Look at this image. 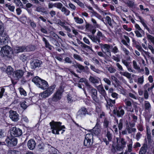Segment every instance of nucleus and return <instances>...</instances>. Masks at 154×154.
Returning a JSON list of instances; mask_svg holds the SVG:
<instances>
[{
	"label": "nucleus",
	"instance_id": "nucleus-1",
	"mask_svg": "<svg viewBox=\"0 0 154 154\" xmlns=\"http://www.w3.org/2000/svg\"><path fill=\"white\" fill-rule=\"evenodd\" d=\"M32 81L39 88L43 90L46 89L45 91L40 94L39 96L42 98L41 99H42L43 102L41 104L42 107L45 112L48 111V100H47L45 101H44L45 98L48 97V88H47V86L48 85V82L38 76L33 77Z\"/></svg>",
	"mask_w": 154,
	"mask_h": 154
},
{
	"label": "nucleus",
	"instance_id": "nucleus-2",
	"mask_svg": "<svg viewBox=\"0 0 154 154\" xmlns=\"http://www.w3.org/2000/svg\"><path fill=\"white\" fill-rule=\"evenodd\" d=\"M0 53L2 57H7L11 58L13 54V51L11 47L7 45L1 48Z\"/></svg>",
	"mask_w": 154,
	"mask_h": 154
},
{
	"label": "nucleus",
	"instance_id": "nucleus-3",
	"mask_svg": "<svg viewBox=\"0 0 154 154\" xmlns=\"http://www.w3.org/2000/svg\"><path fill=\"white\" fill-rule=\"evenodd\" d=\"M33 47L32 45L17 46L14 49V52L16 54H18L24 51H32L33 50L32 47Z\"/></svg>",
	"mask_w": 154,
	"mask_h": 154
},
{
	"label": "nucleus",
	"instance_id": "nucleus-4",
	"mask_svg": "<svg viewBox=\"0 0 154 154\" xmlns=\"http://www.w3.org/2000/svg\"><path fill=\"white\" fill-rule=\"evenodd\" d=\"M6 145L8 147H13L16 145L17 143V139L13 135L7 136L5 139Z\"/></svg>",
	"mask_w": 154,
	"mask_h": 154
},
{
	"label": "nucleus",
	"instance_id": "nucleus-5",
	"mask_svg": "<svg viewBox=\"0 0 154 154\" xmlns=\"http://www.w3.org/2000/svg\"><path fill=\"white\" fill-rule=\"evenodd\" d=\"M62 123L60 122H55L52 120L50 122L49 124L51 126V129H52V132L53 134H59V132H58V129L59 126Z\"/></svg>",
	"mask_w": 154,
	"mask_h": 154
},
{
	"label": "nucleus",
	"instance_id": "nucleus-6",
	"mask_svg": "<svg viewBox=\"0 0 154 154\" xmlns=\"http://www.w3.org/2000/svg\"><path fill=\"white\" fill-rule=\"evenodd\" d=\"M64 91V88L62 86H60L53 95L52 100L54 102L60 100L61 98L63 93Z\"/></svg>",
	"mask_w": 154,
	"mask_h": 154
},
{
	"label": "nucleus",
	"instance_id": "nucleus-7",
	"mask_svg": "<svg viewBox=\"0 0 154 154\" xmlns=\"http://www.w3.org/2000/svg\"><path fill=\"white\" fill-rule=\"evenodd\" d=\"M101 125L100 119H97V122L95 127L92 129L90 130L92 132L95 136H100L101 133Z\"/></svg>",
	"mask_w": 154,
	"mask_h": 154
},
{
	"label": "nucleus",
	"instance_id": "nucleus-8",
	"mask_svg": "<svg viewBox=\"0 0 154 154\" xmlns=\"http://www.w3.org/2000/svg\"><path fill=\"white\" fill-rule=\"evenodd\" d=\"M119 143L118 144H116L115 147L113 146H112L113 148L112 149V152L116 151L115 148L117 150L120 151L121 150H123L125 147L126 142L124 138H120Z\"/></svg>",
	"mask_w": 154,
	"mask_h": 154
},
{
	"label": "nucleus",
	"instance_id": "nucleus-9",
	"mask_svg": "<svg viewBox=\"0 0 154 154\" xmlns=\"http://www.w3.org/2000/svg\"><path fill=\"white\" fill-rule=\"evenodd\" d=\"M113 107V114L116 115L118 118L122 117L125 114V111L123 109L122 106H115Z\"/></svg>",
	"mask_w": 154,
	"mask_h": 154
},
{
	"label": "nucleus",
	"instance_id": "nucleus-10",
	"mask_svg": "<svg viewBox=\"0 0 154 154\" xmlns=\"http://www.w3.org/2000/svg\"><path fill=\"white\" fill-rule=\"evenodd\" d=\"M49 37L51 42L54 46L56 47L60 46V44L58 42L59 37L56 33L54 32L50 33Z\"/></svg>",
	"mask_w": 154,
	"mask_h": 154
},
{
	"label": "nucleus",
	"instance_id": "nucleus-11",
	"mask_svg": "<svg viewBox=\"0 0 154 154\" xmlns=\"http://www.w3.org/2000/svg\"><path fill=\"white\" fill-rule=\"evenodd\" d=\"M11 135L14 137H19L21 136L22 134V130L20 128L16 126L13 127L10 129Z\"/></svg>",
	"mask_w": 154,
	"mask_h": 154
},
{
	"label": "nucleus",
	"instance_id": "nucleus-12",
	"mask_svg": "<svg viewBox=\"0 0 154 154\" xmlns=\"http://www.w3.org/2000/svg\"><path fill=\"white\" fill-rule=\"evenodd\" d=\"M4 31L0 32V46L7 44L9 40V36L7 34L3 33Z\"/></svg>",
	"mask_w": 154,
	"mask_h": 154
},
{
	"label": "nucleus",
	"instance_id": "nucleus-13",
	"mask_svg": "<svg viewBox=\"0 0 154 154\" xmlns=\"http://www.w3.org/2000/svg\"><path fill=\"white\" fill-rule=\"evenodd\" d=\"M89 93L93 101L96 103L98 104L99 103L100 100L97 97V90L95 88H92L91 91H89Z\"/></svg>",
	"mask_w": 154,
	"mask_h": 154
},
{
	"label": "nucleus",
	"instance_id": "nucleus-14",
	"mask_svg": "<svg viewBox=\"0 0 154 154\" xmlns=\"http://www.w3.org/2000/svg\"><path fill=\"white\" fill-rule=\"evenodd\" d=\"M100 48L102 51L106 53L107 54L111 56V52L110 49L111 46L109 44H103L101 43L100 44ZM112 47V46H111Z\"/></svg>",
	"mask_w": 154,
	"mask_h": 154
},
{
	"label": "nucleus",
	"instance_id": "nucleus-15",
	"mask_svg": "<svg viewBox=\"0 0 154 154\" xmlns=\"http://www.w3.org/2000/svg\"><path fill=\"white\" fill-rule=\"evenodd\" d=\"M77 114L78 116L81 117L85 116L86 115H90L91 114L88 112L87 109L85 106H82L79 109Z\"/></svg>",
	"mask_w": 154,
	"mask_h": 154
},
{
	"label": "nucleus",
	"instance_id": "nucleus-16",
	"mask_svg": "<svg viewBox=\"0 0 154 154\" xmlns=\"http://www.w3.org/2000/svg\"><path fill=\"white\" fill-rule=\"evenodd\" d=\"M9 117L14 122H17L19 119V115L17 112L11 110L9 111Z\"/></svg>",
	"mask_w": 154,
	"mask_h": 154
},
{
	"label": "nucleus",
	"instance_id": "nucleus-17",
	"mask_svg": "<svg viewBox=\"0 0 154 154\" xmlns=\"http://www.w3.org/2000/svg\"><path fill=\"white\" fill-rule=\"evenodd\" d=\"M27 74L24 76H23L22 78V81L24 83H26L29 81L34 75V73L33 72H26Z\"/></svg>",
	"mask_w": 154,
	"mask_h": 154
},
{
	"label": "nucleus",
	"instance_id": "nucleus-18",
	"mask_svg": "<svg viewBox=\"0 0 154 154\" xmlns=\"http://www.w3.org/2000/svg\"><path fill=\"white\" fill-rule=\"evenodd\" d=\"M24 71L21 69H17L14 71L13 76L17 79H19L22 77L24 73Z\"/></svg>",
	"mask_w": 154,
	"mask_h": 154
},
{
	"label": "nucleus",
	"instance_id": "nucleus-19",
	"mask_svg": "<svg viewBox=\"0 0 154 154\" xmlns=\"http://www.w3.org/2000/svg\"><path fill=\"white\" fill-rule=\"evenodd\" d=\"M104 37L102 32L99 31L97 33V35L95 37V40H94V42L97 43V44H99L100 45V44L101 38L103 39Z\"/></svg>",
	"mask_w": 154,
	"mask_h": 154
},
{
	"label": "nucleus",
	"instance_id": "nucleus-20",
	"mask_svg": "<svg viewBox=\"0 0 154 154\" xmlns=\"http://www.w3.org/2000/svg\"><path fill=\"white\" fill-rule=\"evenodd\" d=\"M85 6L89 10L92 11L91 13L94 16L100 19L102 18L101 16L95 11L92 7H91L90 5H89L88 4H86L85 3Z\"/></svg>",
	"mask_w": 154,
	"mask_h": 154
},
{
	"label": "nucleus",
	"instance_id": "nucleus-21",
	"mask_svg": "<svg viewBox=\"0 0 154 154\" xmlns=\"http://www.w3.org/2000/svg\"><path fill=\"white\" fill-rule=\"evenodd\" d=\"M35 145L36 143L34 139H31L28 141L27 146L29 149L33 150L35 148Z\"/></svg>",
	"mask_w": 154,
	"mask_h": 154
},
{
	"label": "nucleus",
	"instance_id": "nucleus-22",
	"mask_svg": "<svg viewBox=\"0 0 154 154\" xmlns=\"http://www.w3.org/2000/svg\"><path fill=\"white\" fill-rule=\"evenodd\" d=\"M105 100L107 103L106 106L107 108H110V107H112L116 103L115 100H112L110 98H108L107 99L105 98Z\"/></svg>",
	"mask_w": 154,
	"mask_h": 154
},
{
	"label": "nucleus",
	"instance_id": "nucleus-23",
	"mask_svg": "<svg viewBox=\"0 0 154 154\" xmlns=\"http://www.w3.org/2000/svg\"><path fill=\"white\" fill-rule=\"evenodd\" d=\"M77 41L79 44H81V47L84 48V49L87 51H88V50H91L92 51H93L91 48L90 46L85 44L82 42L80 41L79 39H77Z\"/></svg>",
	"mask_w": 154,
	"mask_h": 154
},
{
	"label": "nucleus",
	"instance_id": "nucleus-24",
	"mask_svg": "<svg viewBox=\"0 0 154 154\" xmlns=\"http://www.w3.org/2000/svg\"><path fill=\"white\" fill-rule=\"evenodd\" d=\"M128 111L131 112H134V108L132 107V103L130 101L128 100L125 103Z\"/></svg>",
	"mask_w": 154,
	"mask_h": 154
},
{
	"label": "nucleus",
	"instance_id": "nucleus-25",
	"mask_svg": "<svg viewBox=\"0 0 154 154\" xmlns=\"http://www.w3.org/2000/svg\"><path fill=\"white\" fill-rule=\"evenodd\" d=\"M40 65L39 61L37 59L34 60L31 63V68L32 69H35L37 67L40 66Z\"/></svg>",
	"mask_w": 154,
	"mask_h": 154
},
{
	"label": "nucleus",
	"instance_id": "nucleus-26",
	"mask_svg": "<svg viewBox=\"0 0 154 154\" xmlns=\"http://www.w3.org/2000/svg\"><path fill=\"white\" fill-rule=\"evenodd\" d=\"M14 69L11 66H7L5 70V72L8 75H13L14 74Z\"/></svg>",
	"mask_w": 154,
	"mask_h": 154
},
{
	"label": "nucleus",
	"instance_id": "nucleus-27",
	"mask_svg": "<svg viewBox=\"0 0 154 154\" xmlns=\"http://www.w3.org/2000/svg\"><path fill=\"white\" fill-rule=\"evenodd\" d=\"M91 140L85 138L83 142L84 145L87 146V148L91 147L92 145V143L91 142Z\"/></svg>",
	"mask_w": 154,
	"mask_h": 154
},
{
	"label": "nucleus",
	"instance_id": "nucleus-28",
	"mask_svg": "<svg viewBox=\"0 0 154 154\" xmlns=\"http://www.w3.org/2000/svg\"><path fill=\"white\" fill-rule=\"evenodd\" d=\"M73 66L76 68H78L81 71L85 72V69L84 67L78 63H76V64H74Z\"/></svg>",
	"mask_w": 154,
	"mask_h": 154
},
{
	"label": "nucleus",
	"instance_id": "nucleus-29",
	"mask_svg": "<svg viewBox=\"0 0 154 154\" xmlns=\"http://www.w3.org/2000/svg\"><path fill=\"white\" fill-rule=\"evenodd\" d=\"M149 86H150L149 84V83H147L144 86V88L145 89V90H146V89L147 88H148L147 90L148 91H152V89L154 88V82L151 85V86L150 87H149Z\"/></svg>",
	"mask_w": 154,
	"mask_h": 154
},
{
	"label": "nucleus",
	"instance_id": "nucleus-30",
	"mask_svg": "<svg viewBox=\"0 0 154 154\" xmlns=\"http://www.w3.org/2000/svg\"><path fill=\"white\" fill-rule=\"evenodd\" d=\"M89 80L91 82L94 84L97 83L99 82V79L95 77L90 76Z\"/></svg>",
	"mask_w": 154,
	"mask_h": 154
},
{
	"label": "nucleus",
	"instance_id": "nucleus-31",
	"mask_svg": "<svg viewBox=\"0 0 154 154\" xmlns=\"http://www.w3.org/2000/svg\"><path fill=\"white\" fill-rule=\"evenodd\" d=\"M147 150V145H144L142 146L140 148L139 152V154H146Z\"/></svg>",
	"mask_w": 154,
	"mask_h": 154
},
{
	"label": "nucleus",
	"instance_id": "nucleus-32",
	"mask_svg": "<svg viewBox=\"0 0 154 154\" xmlns=\"http://www.w3.org/2000/svg\"><path fill=\"white\" fill-rule=\"evenodd\" d=\"M89 133L86 134L85 137V139H88L89 140H92V141H93L94 134L92 132V131H90L89 130Z\"/></svg>",
	"mask_w": 154,
	"mask_h": 154
},
{
	"label": "nucleus",
	"instance_id": "nucleus-33",
	"mask_svg": "<svg viewBox=\"0 0 154 154\" xmlns=\"http://www.w3.org/2000/svg\"><path fill=\"white\" fill-rule=\"evenodd\" d=\"M50 154H59V151L56 148L51 147L49 149Z\"/></svg>",
	"mask_w": 154,
	"mask_h": 154
},
{
	"label": "nucleus",
	"instance_id": "nucleus-34",
	"mask_svg": "<svg viewBox=\"0 0 154 154\" xmlns=\"http://www.w3.org/2000/svg\"><path fill=\"white\" fill-rule=\"evenodd\" d=\"M123 120L122 119H121L119 120V123H118V120L116 119V122L118 124V127L119 131H121L122 129L123 126Z\"/></svg>",
	"mask_w": 154,
	"mask_h": 154
},
{
	"label": "nucleus",
	"instance_id": "nucleus-35",
	"mask_svg": "<svg viewBox=\"0 0 154 154\" xmlns=\"http://www.w3.org/2000/svg\"><path fill=\"white\" fill-rule=\"evenodd\" d=\"M39 143L37 147L38 150L41 152L43 151L45 149V144L42 142Z\"/></svg>",
	"mask_w": 154,
	"mask_h": 154
},
{
	"label": "nucleus",
	"instance_id": "nucleus-36",
	"mask_svg": "<svg viewBox=\"0 0 154 154\" xmlns=\"http://www.w3.org/2000/svg\"><path fill=\"white\" fill-rule=\"evenodd\" d=\"M27 23L29 24L30 26L33 29L36 27V25L34 21L33 20H32L30 19H29L27 20Z\"/></svg>",
	"mask_w": 154,
	"mask_h": 154
},
{
	"label": "nucleus",
	"instance_id": "nucleus-37",
	"mask_svg": "<svg viewBox=\"0 0 154 154\" xmlns=\"http://www.w3.org/2000/svg\"><path fill=\"white\" fill-rule=\"evenodd\" d=\"M61 11L66 16L69 15L70 11L66 8L64 6H63L62 8L61 9Z\"/></svg>",
	"mask_w": 154,
	"mask_h": 154
},
{
	"label": "nucleus",
	"instance_id": "nucleus-38",
	"mask_svg": "<svg viewBox=\"0 0 154 154\" xmlns=\"http://www.w3.org/2000/svg\"><path fill=\"white\" fill-rule=\"evenodd\" d=\"M120 74L126 77L128 79H130L131 77V74L128 73V72H120Z\"/></svg>",
	"mask_w": 154,
	"mask_h": 154
},
{
	"label": "nucleus",
	"instance_id": "nucleus-39",
	"mask_svg": "<svg viewBox=\"0 0 154 154\" xmlns=\"http://www.w3.org/2000/svg\"><path fill=\"white\" fill-rule=\"evenodd\" d=\"M66 98L68 103H71L73 102V100L72 99V97L70 94L68 93L66 96Z\"/></svg>",
	"mask_w": 154,
	"mask_h": 154
},
{
	"label": "nucleus",
	"instance_id": "nucleus-40",
	"mask_svg": "<svg viewBox=\"0 0 154 154\" xmlns=\"http://www.w3.org/2000/svg\"><path fill=\"white\" fill-rule=\"evenodd\" d=\"M106 19L107 22V23H108L109 25L112 28H113V26L112 23V20L111 18L109 16H106Z\"/></svg>",
	"mask_w": 154,
	"mask_h": 154
},
{
	"label": "nucleus",
	"instance_id": "nucleus-41",
	"mask_svg": "<svg viewBox=\"0 0 154 154\" xmlns=\"http://www.w3.org/2000/svg\"><path fill=\"white\" fill-rule=\"evenodd\" d=\"M126 4L127 6L130 8H133L135 6L134 2L132 1H128Z\"/></svg>",
	"mask_w": 154,
	"mask_h": 154
},
{
	"label": "nucleus",
	"instance_id": "nucleus-42",
	"mask_svg": "<svg viewBox=\"0 0 154 154\" xmlns=\"http://www.w3.org/2000/svg\"><path fill=\"white\" fill-rule=\"evenodd\" d=\"M85 88H86L87 91L89 92L91 91V90L92 88H93L87 82H85Z\"/></svg>",
	"mask_w": 154,
	"mask_h": 154
},
{
	"label": "nucleus",
	"instance_id": "nucleus-43",
	"mask_svg": "<svg viewBox=\"0 0 154 154\" xmlns=\"http://www.w3.org/2000/svg\"><path fill=\"white\" fill-rule=\"evenodd\" d=\"M146 136L149 143L151 142L152 140L151 133L150 131H148L147 128L146 130Z\"/></svg>",
	"mask_w": 154,
	"mask_h": 154
},
{
	"label": "nucleus",
	"instance_id": "nucleus-44",
	"mask_svg": "<svg viewBox=\"0 0 154 154\" xmlns=\"http://www.w3.org/2000/svg\"><path fill=\"white\" fill-rule=\"evenodd\" d=\"M74 19L75 22L77 23L82 24L83 22V20L82 18H80L78 17H74Z\"/></svg>",
	"mask_w": 154,
	"mask_h": 154
},
{
	"label": "nucleus",
	"instance_id": "nucleus-45",
	"mask_svg": "<svg viewBox=\"0 0 154 154\" xmlns=\"http://www.w3.org/2000/svg\"><path fill=\"white\" fill-rule=\"evenodd\" d=\"M8 86H5L3 87H0L1 88V91H0V98L1 99L2 98L3 96L4 95V94L5 91V89L4 88V87H6Z\"/></svg>",
	"mask_w": 154,
	"mask_h": 154
},
{
	"label": "nucleus",
	"instance_id": "nucleus-46",
	"mask_svg": "<svg viewBox=\"0 0 154 154\" xmlns=\"http://www.w3.org/2000/svg\"><path fill=\"white\" fill-rule=\"evenodd\" d=\"M55 87L56 85H54L49 87V96L53 93Z\"/></svg>",
	"mask_w": 154,
	"mask_h": 154
},
{
	"label": "nucleus",
	"instance_id": "nucleus-47",
	"mask_svg": "<svg viewBox=\"0 0 154 154\" xmlns=\"http://www.w3.org/2000/svg\"><path fill=\"white\" fill-rule=\"evenodd\" d=\"M19 90L20 94L21 95H23L24 96H25L26 95V92L23 88L22 87H20L19 88Z\"/></svg>",
	"mask_w": 154,
	"mask_h": 154
},
{
	"label": "nucleus",
	"instance_id": "nucleus-48",
	"mask_svg": "<svg viewBox=\"0 0 154 154\" xmlns=\"http://www.w3.org/2000/svg\"><path fill=\"white\" fill-rule=\"evenodd\" d=\"M6 136V133L4 129H0V138H2Z\"/></svg>",
	"mask_w": 154,
	"mask_h": 154
},
{
	"label": "nucleus",
	"instance_id": "nucleus-49",
	"mask_svg": "<svg viewBox=\"0 0 154 154\" xmlns=\"http://www.w3.org/2000/svg\"><path fill=\"white\" fill-rule=\"evenodd\" d=\"M26 103V101H24L20 103V107L23 109H25L28 107L27 105L25 104Z\"/></svg>",
	"mask_w": 154,
	"mask_h": 154
},
{
	"label": "nucleus",
	"instance_id": "nucleus-50",
	"mask_svg": "<svg viewBox=\"0 0 154 154\" xmlns=\"http://www.w3.org/2000/svg\"><path fill=\"white\" fill-rule=\"evenodd\" d=\"M109 121L106 119H105L103 122V126L104 128H107L109 126Z\"/></svg>",
	"mask_w": 154,
	"mask_h": 154
},
{
	"label": "nucleus",
	"instance_id": "nucleus-51",
	"mask_svg": "<svg viewBox=\"0 0 154 154\" xmlns=\"http://www.w3.org/2000/svg\"><path fill=\"white\" fill-rule=\"evenodd\" d=\"M132 45L134 47H136L137 46L140 45L139 43L134 38H132Z\"/></svg>",
	"mask_w": 154,
	"mask_h": 154
},
{
	"label": "nucleus",
	"instance_id": "nucleus-52",
	"mask_svg": "<svg viewBox=\"0 0 154 154\" xmlns=\"http://www.w3.org/2000/svg\"><path fill=\"white\" fill-rule=\"evenodd\" d=\"M133 67L135 69L139 70L140 69V67L138 66L137 62L135 60H134L133 61Z\"/></svg>",
	"mask_w": 154,
	"mask_h": 154
},
{
	"label": "nucleus",
	"instance_id": "nucleus-53",
	"mask_svg": "<svg viewBox=\"0 0 154 154\" xmlns=\"http://www.w3.org/2000/svg\"><path fill=\"white\" fill-rule=\"evenodd\" d=\"M73 57L76 60L79 61H82V58L79 55L76 54H74L73 55Z\"/></svg>",
	"mask_w": 154,
	"mask_h": 154
},
{
	"label": "nucleus",
	"instance_id": "nucleus-54",
	"mask_svg": "<svg viewBox=\"0 0 154 154\" xmlns=\"http://www.w3.org/2000/svg\"><path fill=\"white\" fill-rule=\"evenodd\" d=\"M106 136L109 141H111L112 139V134L110 133L109 131H107Z\"/></svg>",
	"mask_w": 154,
	"mask_h": 154
},
{
	"label": "nucleus",
	"instance_id": "nucleus-55",
	"mask_svg": "<svg viewBox=\"0 0 154 154\" xmlns=\"http://www.w3.org/2000/svg\"><path fill=\"white\" fill-rule=\"evenodd\" d=\"M55 49L53 46L51 45L49 43V50L51 51V52H50V53L52 54H56V52H55Z\"/></svg>",
	"mask_w": 154,
	"mask_h": 154
},
{
	"label": "nucleus",
	"instance_id": "nucleus-56",
	"mask_svg": "<svg viewBox=\"0 0 154 154\" xmlns=\"http://www.w3.org/2000/svg\"><path fill=\"white\" fill-rule=\"evenodd\" d=\"M148 39L150 40L151 42L154 44V37L150 34L147 35Z\"/></svg>",
	"mask_w": 154,
	"mask_h": 154
},
{
	"label": "nucleus",
	"instance_id": "nucleus-57",
	"mask_svg": "<svg viewBox=\"0 0 154 154\" xmlns=\"http://www.w3.org/2000/svg\"><path fill=\"white\" fill-rule=\"evenodd\" d=\"M69 8L72 10V11H74L75 10L76 8L75 5L70 2L68 4Z\"/></svg>",
	"mask_w": 154,
	"mask_h": 154
},
{
	"label": "nucleus",
	"instance_id": "nucleus-58",
	"mask_svg": "<svg viewBox=\"0 0 154 154\" xmlns=\"http://www.w3.org/2000/svg\"><path fill=\"white\" fill-rule=\"evenodd\" d=\"M108 70L110 73H113L116 71V70L113 67L111 66L108 68Z\"/></svg>",
	"mask_w": 154,
	"mask_h": 154
},
{
	"label": "nucleus",
	"instance_id": "nucleus-59",
	"mask_svg": "<svg viewBox=\"0 0 154 154\" xmlns=\"http://www.w3.org/2000/svg\"><path fill=\"white\" fill-rule=\"evenodd\" d=\"M27 59V57L24 54H21L20 56V59L23 62H25L26 61Z\"/></svg>",
	"mask_w": 154,
	"mask_h": 154
},
{
	"label": "nucleus",
	"instance_id": "nucleus-60",
	"mask_svg": "<svg viewBox=\"0 0 154 154\" xmlns=\"http://www.w3.org/2000/svg\"><path fill=\"white\" fill-rule=\"evenodd\" d=\"M77 3L78 5L80 6L81 7L84 8L85 5L82 2H81L79 0H76L75 1V2Z\"/></svg>",
	"mask_w": 154,
	"mask_h": 154
},
{
	"label": "nucleus",
	"instance_id": "nucleus-61",
	"mask_svg": "<svg viewBox=\"0 0 154 154\" xmlns=\"http://www.w3.org/2000/svg\"><path fill=\"white\" fill-rule=\"evenodd\" d=\"M144 106L145 109L147 110H148L151 107L150 104L148 101L147 103H145Z\"/></svg>",
	"mask_w": 154,
	"mask_h": 154
},
{
	"label": "nucleus",
	"instance_id": "nucleus-62",
	"mask_svg": "<svg viewBox=\"0 0 154 154\" xmlns=\"http://www.w3.org/2000/svg\"><path fill=\"white\" fill-rule=\"evenodd\" d=\"M91 21L93 23L94 25L97 28H98L99 27V25L97 23L96 20L92 18L91 19Z\"/></svg>",
	"mask_w": 154,
	"mask_h": 154
},
{
	"label": "nucleus",
	"instance_id": "nucleus-63",
	"mask_svg": "<svg viewBox=\"0 0 154 154\" xmlns=\"http://www.w3.org/2000/svg\"><path fill=\"white\" fill-rule=\"evenodd\" d=\"M14 2L17 6H21L23 5L22 3L20 0H14Z\"/></svg>",
	"mask_w": 154,
	"mask_h": 154
},
{
	"label": "nucleus",
	"instance_id": "nucleus-64",
	"mask_svg": "<svg viewBox=\"0 0 154 154\" xmlns=\"http://www.w3.org/2000/svg\"><path fill=\"white\" fill-rule=\"evenodd\" d=\"M35 138L37 143H40L42 142L41 140V138L39 136L36 135L35 136Z\"/></svg>",
	"mask_w": 154,
	"mask_h": 154
}]
</instances>
